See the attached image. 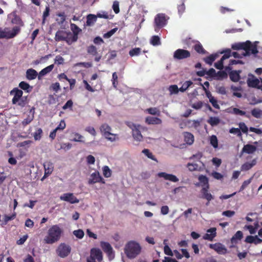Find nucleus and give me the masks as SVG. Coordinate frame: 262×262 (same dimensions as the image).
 <instances>
[{"mask_svg": "<svg viewBox=\"0 0 262 262\" xmlns=\"http://www.w3.org/2000/svg\"><path fill=\"white\" fill-rule=\"evenodd\" d=\"M251 115L256 118H260L262 116V111L258 108H254L251 111Z\"/></svg>", "mask_w": 262, "mask_h": 262, "instance_id": "a18cd8bd", "label": "nucleus"}, {"mask_svg": "<svg viewBox=\"0 0 262 262\" xmlns=\"http://www.w3.org/2000/svg\"><path fill=\"white\" fill-rule=\"evenodd\" d=\"M73 135L74 137L72 139V141L75 142H82L81 140V139L83 138L82 136L77 133H73Z\"/></svg>", "mask_w": 262, "mask_h": 262, "instance_id": "680f3d73", "label": "nucleus"}, {"mask_svg": "<svg viewBox=\"0 0 262 262\" xmlns=\"http://www.w3.org/2000/svg\"><path fill=\"white\" fill-rule=\"evenodd\" d=\"M150 42L153 46H158L161 44L160 38L157 35L153 36L150 39Z\"/></svg>", "mask_w": 262, "mask_h": 262, "instance_id": "de8ad7c7", "label": "nucleus"}, {"mask_svg": "<svg viewBox=\"0 0 262 262\" xmlns=\"http://www.w3.org/2000/svg\"><path fill=\"white\" fill-rule=\"evenodd\" d=\"M199 180L200 182L203 184L204 187H209L208 183V179L207 177L204 175H201L199 177Z\"/></svg>", "mask_w": 262, "mask_h": 262, "instance_id": "79ce46f5", "label": "nucleus"}, {"mask_svg": "<svg viewBox=\"0 0 262 262\" xmlns=\"http://www.w3.org/2000/svg\"><path fill=\"white\" fill-rule=\"evenodd\" d=\"M184 141L188 145H192L194 142V136L189 132H184L183 133Z\"/></svg>", "mask_w": 262, "mask_h": 262, "instance_id": "c756f323", "label": "nucleus"}, {"mask_svg": "<svg viewBox=\"0 0 262 262\" xmlns=\"http://www.w3.org/2000/svg\"><path fill=\"white\" fill-rule=\"evenodd\" d=\"M73 234L77 238L81 239L84 236V233L82 230L78 229L73 231Z\"/></svg>", "mask_w": 262, "mask_h": 262, "instance_id": "5fc2aeb1", "label": "nucleus"}, {"mask_svg": "<svg viewBox=\"0 0 262 262\" xmlns=\"http://www.w3.org/2000/svg\"><path fill=\"white\" fill-rule=\"evenodd\" d=\"M66 126V124L63 120H61L58 125L55 128L56 130H62Z\"/></svg>", "mask_w": 262, "mask_h": 262, "instance_id": "052dcab7", "label": "nucleus"}, {"mask_svg": "<svg viewBox=\"0 0 262 262\" xmlns=\"http://www.w3.org/2000/svg\"><path fill=\"white\" fill-rule=\"evenodd\" d=\"M209 101L214 108L217 109L220 108V106L217 104V100L214 97L209 98Z\"/></svg>", "mask_w": 262, "mask_h": 262, "instance_id": "774afa93", "label": "nucleus"}, {"mask_svg": "<svg viewBox=\"0 0 262 262\" xmlns=\"http://www.w3.org/2000/svg\"><path fill=\"white\" fill-rule=\"evenodd\" d=\"M142 152L148 158L157 162V159L150 152L149 149H144L142 150Z\"/></svg>", "mask_w": 262, "mask_h": 262, "instance_id": "3c124183", "label": "nucleus"}, {"mask_svg": "<svg viewBox=\"0 0 262 262\" xmlns=\"http://www.w3.org/2000/svg\"><path fill=\"white\" fill-rule=\"evenodd\" d=\"M118 28H115L103 35V37L105 38H108L111 37L114 34H115L117 31Z\"/></svg>", "mask_w": 262, "mask_h": 262, "instance_id": "bf43d9fd", "label": "nucleus"}, {"mask_svg": "<svg viewBox=\"0 0 262 262\" xmlns=\"http://www.w3.org/2000/svg\"><path fill=\"white\" fill-rule=\"evenodd\" d=\"M193 82L190 80L186 81L183 83L182 86L179 88V90L181 92H184L186 91L189 87L192 85Z\"/></svg>", "mask_w": 262, "mask_h": 262, "instance_id": "a19ab883", "label": "nucleus"}, {"mask_svg": "<svg viewBox=\"0 0 262 262\" xmlns=\"http://www.w3.org/2000/svg\"><path fill=\"white\" fill-rule=\"evenodd\" d=\"M256 150V147L251 144H246L244 146L242 150V154L246 153L248 154H251L254 153Z\"/></svg>", "mask_w": 262, "mask_h": 262, "instance_id": "cd10ccee", "label": "nucleus"}, {"mask_svg": "<svg viewBox=\"0 0 262 262\" xmlns=\"http://www.w3.org/2000/svg\"><path fill=\"white\" fill-rule=\"evenodd\" d=\"M243 237V233L241 231H237L230 239L231 245L229 246L230 248H233L236 247V245L238 243L239 241H241Z\"/></svg>", "mask_w": 262, "mask_h": 262, "instance_id": "a211bd4d", "label": "nucleus"}, {"mask_svg": "<svg viewBox=\"0 0 262 262\" xmlns=\"http://www.w3.org/2000/svg\"><path fill=\"white\" fill-rule=\"evenodd\" d=\"M17 103L21 107H25L28 103L27 97H22Z\"/></svg>", "mask_w": 262, "mask_h": 262, "instance_id": "13d9d810", "label": "nucleus"}, {"mask_svg": "<svg viewBox=\"0 0 262 262\" xmlns=\"http://www.w3.org/2000/svg\"><path fill=\"white\" fill-rule=\"evenodd\" d=\"M141 126L136 127L132 131V135L134 139L137 141H141L143 140V136L140 130Z\"/></svg>", "mask_w": 262, "mask_h": 262, "instance_id": "c85d7f7f", "label": "nucleus"}, {"mask_svg": "<svg viewBox=\"0 0 262 262\" xmlns=\"http://www.w3.org/2000/svg\"><path fill=\"white\" fill-rule=\"evenodd\" d=\"M73 105V102L72 100H69L66 104L62 106V109L64 110H67V108H70L71 110L72 108Z\"/></svg>", "mask_w": 262, "mask_h": 262, "instance_id": "e2e57ef3", "label": "nucleus"}, {"mask_svg": "<svg viewBox=\"0 0 262 262\" xmlns=\"http://www.w3.org/2000/svg\"><path fill=\"white\" fill-rule=\"evenodd\" d=\"M210 142L211 145L214 148H217L218 146V140L217 137L215 135H212L210 137Z\"/></svg>", "mask_w": 262, "mask_h": 262, "instance_id": "603ef678", "label": "nucleus"}, {"mask_svg": "<svg viewBox=\"0 0 262 262\" xmlns=\"http://www.w3.org/2000/svg\"><path fill=\"white\" fill-rule=\"evenodd\" d=\"M190 56V54L188 50H176L173 54L174 58L177 59H182Z\"/></svg>", "mask_w": 262, "mask_h": 262, "instance_id": "aec40b11", "label": "nucleus"}, {"mask_svg": "<svg viewBox=\"0 0 262 262\" xmlns=\"http://www.w3.org/2000/svg\"><path fill=\"white\" fill-rule=\"evenodd\" d=\"M101 132L103 134V136L108 140L111 142L115 141L116 140V134H112L111 133V127L107 124H102L100 128Z\"/></svg>", "mask_w": 262, "mask_h": 262, "instance_id": "6e6552de", "label": "nucleus"}, {"mask_svg": "<svg viewBox=\"0 0 262 262\" xmlns=\"http://www.w3.org/2000/svg\"><path fill=\"white\" fill-rule=\"evenodd\" d=\"M19 87L27 93H30L32 90V87L29 83L25 81H21L18 85Z\"/></svg>", "mask_w": 262, "mask_h": 262, "instance_id": "f704fd0d", "label": "nucleus"}, {"mask_svg": "<svg viewBox=\"0 0 262 262\" xmlns=\"http://www.w3.org/2000/svg\"><path fill=\"white\" fill-rule=\"evenodd\" d=\"M141 250V247L139 243L130 241L125 245L124 252L127 257L129 258H135L139 255Z\"/></svg>", "mask_w": 262, "mask_h": 262, "instance_id": "f03ea898", "label": "nucleus"}, {"mask_svg": "<svg viewBox=\"0 0 262 262\" xmlns=\"http://www.w3.org/2000/svg\"><path fill=\"white\" fill-rule=\"evenodd\" d=\"M97 18H102L104 19H109L110 16L108 13L106 11H101V12H98L96 15Z\"/></svg>", "mask_w": 262, "mask_h": 262, "instance_id": "864d4df0", "label": "nucleus"}, {"mask_svg": "<svg viewBox=\"0 0 262 262\" xmlns=\"http://www.w3.org/2000/svg\"><path fill=\"white\" fill-rule=\"evenodd\" d=\"M209 187H204L201 190V198L203 199H205L207 201V202L206 203V206H208L210 201L214 199L213 196L209 192Z\"/></svg>", "mask_w": 262, "mask_h": 262, "instance_id": "ddd939ff", "label": "nucleus"}, {"mask_svg": "<svg viewBox=\"0 0 262 262\" xmlns=\"http://www.w3.org/2000/svg\"><path fill=\"white\" fill-rule=\"evenodd\" d=\"M60 199L71 204H76L79 202V200L74 195L73 193H63L60 196Z\"/></svg>", "mask_w": 262, "mask_h": 262, "instance_id": "f8f14e48", "label": "nucleus"}, {"mask_svg": "<svg viewBox=\"0 0 262 262\" xmlns=\"http://www.w3.org/2000/svg\"><path fill=\"white\" fill-rule=\"evenodd\" d=\"M37 75V72L33 69H28L26 72V77L30 80L35 79Z\"/></svg>", "mask_w": 262, "mask_h": 262, "instance_id": "473e14b6", "label": "nucleus"}, {"mask_svg": "<svg viewBox=\"0 0 262 262\" xmlns=\"http://www.w3.org/2000/svg\"><path fill=\"white\" fill-rule=\"evenodd\" d=\"M62 229L58 225L52 226L48 230L47 235L44 238L45 243L53 244L58 242L62 233Z\"/></svg>", "mask_w": 262, "mask_h": 262, "instance_id": "f257e3e1", "label": "nucleus"}, {"mask_svg": "<svg viewBox=\"0 0 262 262\" xmlns=\"http://www.w3.org/2000/svg\"><path fill=\"white\" fill-rule=\"evenodd\" d=\"M55 39L57 41L65 40L68 44H71L77 40L76 34L72 35L71 32L63 30H58L55 34Z\"/></svg>", "mask_w": 262, "mask_h": 262, "instance_id": "7ed1b4c3", "label": "nucleus"}, {"mask_svg": "<svg viewBox=\"0 0 262 262\" xmlns=\"http://www.w3.org/2000/svg\"><path fill=\"white\" fill-rule=\"evenodd\" d=\"M42 130L41 128H38L34 134V138L35 140H39L41 139Z\"/></svg>", "mask_w": 262, "mask_h": 262, "instance_id": "4d7b16f0", "label": "nucleus"}, {"mask_svg": "<svg viewBox=\"0 0 262 262\" xmlns=\"http://www.w3.org/2000/svg\"><path fill=\"white\" fill-rule=\"evenodd\" d=\"M209 246L210 248L213 249L220 254H225L227 253V249L221 243L210 244Z\"/></svg>", "mask_w": 262, "mask_h": 262, "instance_id": "4468645a", "label": "nucleus"}, {"mask_svg": "<svg viewBox=\"0 0 262 262\" xmlns=\"http://www.w3.org/2000/svg\"><path fill=\"white\" fill-rule=\"evenodd\" d=\"M183 42L187 45V47L192 49H204L201 43L198 40L192 39L191 38H187L183 40Z\"/></svg>", "mask_w": 262, "mask_h": 262, "instance_id": "9d476101", "label": "nucleus"}, {"mask_svg": "<svg viewBox=\"0 0 262 262\" xmlns=\"http://www.w3.org/2000/svg\"><path fill=\"white\" fill-rule=\"evenodd\" d=\"M169 17L164 13H159L157 14L154 19V28L156 32L167 25V21Z\"/></svg>", "mask_w": 262, "mask_h": 262, "instance_id": "39448f33", "label": "nucleus"}, {"mask_svg": "<svg viewBox=\"0 0 262 262\" xmlns=\"http://www.w3.org/2000/svg\"><path fill=\"white\" fill-rule=\"evenodd\" d=\"M34 116H33V114L30 115H29L27 118L25 119L22 121V125L24 126L29 124L33 120Z\"/></svg>", "mask_w": 262, "mask_h": 262, "instance_id": "6e6d98bb", "label": "nucleus"}, {"mask_svg": "<svg viewBox=\"0 0 262 262\" xmlns=\"http://www.w3.org/2000/svg\"><path fill=\"white\" fill-rule=\"evenodd\" d=\"M89 54L94 58V60L98 62L102 57V50H88Z\"/></svg>", "mask_w": 262, "mask_h": 262, "instance_id": "bb28decb", "label": "nucleus"}, {"mask_svg": "<svg viewBox=\"0 0 262 262\" xmlns=\"http://www.w3.org/2000/svg\"><path fill=\"white\" fill-rule=\"evenodd\" d=\"M103 174L105 178H110L112 175V171L107 166H104L102 168Z\"/></svg>", "mask_w": 262, "mask_h": 262, "instance_id": "49530a36", "label": "nucleus"}, {"mask_svg": "<svg viewBox=\"0 0 262 262\" xmlns=\"http://www.w3.org/2000/svg\"><path fill=\"white\" fill-rule=\"evenodd\" d=\"M10 94L14 95L12 102V104H16L23 97V92L17 88H15L10 92Z\"/></svg>", "mask_w": 262, "mask_h": 262, "instance_id": "dca6fc26", "label": "nucleus"}, {"mask_svg": "<svg viewBox=\"0 0 262 262\" xmlns=\"http://www.w3.org/2000/svg\"><path fill=\"white\" fill-rule=\"evenodd\" d=\"M206 74L210 77L214 78H215V75H216L215 70L213 68L210 69L208 71L203 70L196 72V75L200 77L204 76Z\"/></svg>", "mask_w": 262, "mask_h": 262, "instance_id": "b1692460", "label": "nucleus"}, {"mask_svg": "<svg viewBox=\"0 0 262 262\" xmlns=\"http://www.w3.org/2000/svg\"><path fill=\"white\" fill-rule=\"evenodd\" d=\"M239 129L244 133H247L248 128L245 123L242 122L239 124Z\"/></svg>", "mask_w": 262, "mask_h": 262, "instance_id": "69168bd1", "label": "nucleus"}, {"mask_svg": "<svg viewBox=\"0 0 262 262\" xmlns=\"http://www.w3.org/2000/svg\"><path fill=\"white\" fill-rule=\"evenodd\" d=\"M241 72L242 71L241 70L231 71L229 73V76L230 80L234 82L238 81L241 78L240 74Z\"/></svg>", "mask_w": 262, "mask_h": 262, "instance_id": "a878e982", "label": "nucleus"}, {"mask_svg": "<svg viewBox=\"0 0 262 262\" xmlns=\"http://www.w3.org/2000/svg\"><path fill=\"white\" fill-rule=\"evenodd\" d=\"M101 183L102 184L105 183V181L103 178L100 175L98 171L93 172L91 175V178L89 180V184H93L96 183Z\"/></svg>", "mask_w": 262, "mask_h": 262, "instance_id": "2eb2a0df", "label": "nucleus"}, {"mask_svg": "<svg viewBox=\"0 0 262 262\" xmlns=\"http://www.w3.org/2000/svg\"><path fill=\"white\" fill-rule=\"evenodd\" d=\"M146 111L149 114L152 115H159L160 112L156 107H150L146 109Z\"/></svg>", "mask_w": 262, "mask_h": 262, "instance_id": "8fccbe9b", "label": "nucleus"}, {"mask_svg": "<svg viewBox=\"0 0 262 262\" xmlns=\"http://www.w3.org/2000/svg\"><path fill=\"white\" fill-rule=\"evenodd\" d=\"M245 52L239 54L236 52H234L232 53V56L235 58H242L243 57L249 56L250 54H256L258 53V50H245Z\"/></svg>", "mask_w": 262, "mask_h": 262, "instance_id": "412c9836", "label": "nucleus"}, {"mask_svg": "<svg viewBox=\"0 0 262 262\" xmlns=\"http://www.w3.org/2000/svg\"><path fill=\"white\" fill-rule=\"evenodd\" d=\"M256 164V159H253L251 162H246L243 164L241 167V171H247L250 169Z\"/></svg>", "mask_w": 262, "mask_h": 262, "instance_id": "2f4dec72", "label": "nucleus"}, {"mask_svg": "<svg viewBox=\"0 0 262 262\" xmlns=\"http://www.w3.org/2000/svg\"><path fill=\"white\" fill-rule=\"evenodd\" d=\"M100 246L103 251L107 254L110 258L114 257V254L113 253V248L108 243L101 242L100 243Z\"/></svg>", "mask_w": 262, "mask_h": 262, "instance_id": "6ab92c4d", "label": "nucleus"}, {"mask_svg": "<svg viewBox=\"0 0 262 262\" xmlns=\"http://www.w3.org/2000/svg\"><path fill=\"white\" fill-rule=\"evenodd\" d=\"M168 91L170 95L177 94L180 91L177 85H171L168 88Z\"/></svg>", "mask_w": 262, "mask_h": 262, "instance_id": "37998d69", "label": "nucleus"}, {"mask_svg": "<svg viewBox=\"0 0 262 262\" xmlns=\"http://www.w3.org/2000/svg\"><path fill=\"white\" fill-rule=\"evenodd\" d=\"M43 167L45 169V173L41 180L43 181L45 179L47 178L50 175L54 169V166L53 163L50 161H46L43 164Z\"/></svg>", "mask_w": 262, "mask_h": 262, "instance_id": "f3484780", "label": "nucleus"}, {"mask_svg": "<svg viewBox=\"0 0 262 262\" xmlns=\"http://www.w3.org/2000/svg\"><path fill=\"white\" fill-rule=\"evenodd\" d=\"M231 50H222L220 53L224 54L221 59L214 64L215 67L219 70H222L224 68L223 61L229 58L231 56Z\"/></svg>", "mask_w": 262, "mask_h": 262, "instance_id": "9b49d317", "label": "nucleus"}, {"mask_svg": "<svg viewBox=\"0 0 262 262\" xmlns=\"http://www.w3.org/2000/svg\"><path fill=\"white\" fill-rule=\"evenodd\" d=\"M16 214L15 212H14L12 215H5L4 217V221H3V225H6L8 222L10 221L14 220L16 217Z\"/></svg>", "mask_w": 262, "mask_h": 262, "instance_id": "c03bdc74", "label": "nucleus"}, {"mask_svg": "<svg viewBox=\"0 0 262 262\" xmlns=\"http://www.w3.org/2000/svg\"><path fill=\"white\" fill-rule=\"evenodd\" d=\"M216 229L215 227L211 228L207 230V233L204 235L203 238L210 241H212L216 236Z\"/></svg>", "mask_w": 262, "mask_h": 262, "instance_id": "4be33fe9", "label": "nucleus"}, {"mask_svg": "<svg viewBox=\"0 0 262 262\" xmlns=\"http://www.w3.org/2000/svg\"><path fill=\"white\" fill-rule=\"evenodd\" d=\"M227 73L224 71H220L216 73L214 79L217 80H221L227 78Z\"/></svg>", "mask_w": 262, "mask_h": 262, "instance_id": "4c0bfd02", "label": "nucleus"}, {"mask_svg": "<svg viewBox=\"0 0 262 262\" xmlns=\"http://www.w3.org/2000/svg\"><path fill=\"white\" fill-rule=\"evenodd\" d=\"M145 123L148 125H157L162 123L161 119L158 117L148 116L145 118Z\"/></svg>", "mask_w": 262, "mask_h": 262, "instance_id": "393cba45", "label": "nucleus"}, {"mask_svg": "<svg viewBox=\"0 0 262 262\" xmlns=\"http://www.w3.org/2000/svg\"><path fill=\"white\" fill-rule=\"evenodd\" d=\"M247 83L249 87L259 89V80L252 75H251V77L248 78Z\"/></svg>", "mask_w": 262, "mask_h": 262, "instance_id": "5701e85b", "label": "nucleus"}, {"mask_svg": "<svg viewBox=\"0 0 262 262\" xmlns=\"http://www.w3.org/2000/svg\"><path fill=\"white\" fill-rule=\"evenodd\" d=\"M103 259L102 253L99 249L92 248L91 250L90 256L87 258V262H102Z\"/></svg>", "mask_w": 262, "mask_h": 262, "instance_id": "0eeeda50", "label": "nucleus"}, {"mask_svg": "<svg viewBox=\"0 0 262 262\" xmlns=\"http://www.w3.org/2000/svg\"><path fill=\"white\" fill-rule=\"evenodd\" d=\"M71 250L70 246L64 243H61L59 245L57 249V253L60 257L64 258L70 254Z\"/></svg>", "mask_w": 262, "mask_h": 262, "instance_id": "1a4fd4ad", "label": "nucleus"}, {"mask_svg": "<svg viewBox=\"0 0 262 262\" xmlns=\"http://www.w3.org/2000/svg\"><path fill=\"white\" fill-rule=\"evenodd\" d=\"M164 253L166 255L169 256H173V253L170 248V247L168 245H165L164 247Z\"/></svg>", "mask_w": 262, "mask_h": 262, "instance_id": "338daca9", "label": "nucleus"}, {"mask_svg": "<svg viewBox=\"0 0 262 262\" xmlns=\"http://www.w3.org/2000/svg\"><path fill=\"white\" fill-rule=\"evenodd\" d=\"M217 57L218 55L216 54H211L204 58V61L206 63L211 65Z\"/></svg>", "mask_w": 262, "mask_h": 262, "instance_id": "ea45409f", "label": "nucleus"}, {"mask_svg": "<svg viewBox=\"0 0 262 262\" xmlns=\"http://www.w3.org/2000/svg\"><path fill=\"white\" fill-rule=\"evenodd\" d=\"M13 18L11 19V22L13 24L19 25V26H23L24 23L20 17L14 13L13 15Z\"/></svg>", "mask_w": 262, "mask_h": 262, "instance_id": "72a5a7b5", "label": "nucleus"}, {"mask_svg": "<svg viewBox=\"0 0 262 262\" xmlns=\"http://www.w3.org/2000/svg\"><path fill=\"white\" fill-rule=\"evenodd\" d=\"M56 15L58 16V17L56 18V20L58 24L60 25H62L66 20V16L65 13L64 12H60L57 13Z\"/></svg>", "mask_w": 262, "mask_h": 262, "instance_id": "c9c22d12", "label": "nucleus"}, {"mask_svg": "<svg viewBox=\"0 0 262 262\" xmlns=\"http://www.w3.org/2000/svg\"><path fill=\"white\" fill-rule=\"evenodd\" d=\"M97 18L96 15L93 14H89L86 16V25L87 26H93L96 22Z\"/></svg>", "mask_w": 262, "mask_h": 262, "instance_id": "7c9ffc66", "label": "nucleus"}, {"mask_svg": "<svg viewBox=\"0 0 262 262\" xmlns=\"http://www.w3.org/2000/svg\"><path fill=\"white\" fill-rule=\"evenodd\" d=\"M220 120L216 117H210L207 120V122L212 126H216L219 124Z\"/></svg>", "mask_w": 262, "mask_h": 262, "instance_id": "58836bf2", "label": "nucleus"}, {"mask_svg": "<svg viewBox=\"0 0 262 262\" xmlns=\"http://www.w3.org/2000/svg\"><path fill=\"white\" fill-rule=\"evenodd\" d=\"M50 7L49 5L46 6L45 10L44 11L42 15V24H44L45 23L46 19L47 17L49 16L50 14Z\"/></svg>", "mask_w": 262, "mask_h": 262, "instance_id": "09e8293b", "label": "nucleus"}, {"mask_svg": "<svg viewBox=\"0 0 262 262\" xmlns=\"http://www.w3.org/2000/svg\"><path fill=\"white\" fill-rule=\"evenodd\" d=\"M259 42L258 41L252 42L250 40L245 42H239L232 45L231 49H259Z\"/></svg>", "mask_w": 262, "mask_h": 262, "instance_id": "423d86ee", "label": "nucleus"}, {"mask_svg": "<svg viewBox=\"0 0 262 262\" xmlns=\"http://www.w3.org/2000/svg\"><path fill=\"white\" fill-rule=\"evenodd\" d=\"M20 31V28L18 26H15L12 29L8 27H6L4 29L0 27V38H12L16 36Z\"/></svg>", "mask_w": 262, "mask_h": 262, "instance_id": "20e7f679", "label": "nucleus"}, {"mask_svg": "<svg viewBox=\"0 0 262 262\" xmlns=\"http://www.w3.org/2000/svg\"><path fill=\"white\" fill-rule=\"evenodd\" d=\"M112 8L114 12L116 14H118L120 11L119 2L117 1L114 2Z\"/></svg>", "mask_w": 262, "mask_h": 262, "instance_id": "0e129e2a", "label": "nucleus"}, {"mask_svg": "<svg viewBox=\"0 0 262 262\" xmlns=\"http://www.w3.org/2000/svg\"><path fill=\"white\" fill-rule=\"evenodd\" d=\"M53 68L54 65L51 64L42 69L39 73L38 78L40 79V77L43 76L50 72L53 70Z\"/></svg>", "mask_w": 262, "mask_h": 262, "instance_id": "e433bc0d", "label": "nucleus"}]
</instances>
